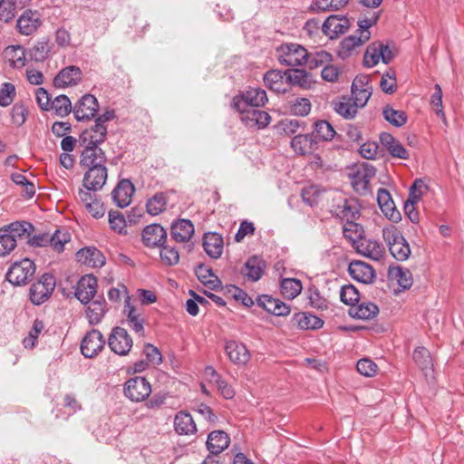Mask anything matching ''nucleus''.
<instances>
[{
  "label": "nucleus",
  "mask_w": 464,
  "mask_h": 464,
  "mask_svg": "<svg viewBox=\"0 0 464 464\" xmlns=\"http://www.w3.org/2000/svg\"><path fill=\"white\" fill-rule=\"evenodd\" d=\"M276 55L280 64L295 67L304 63L305 59L308 58V52L298 44L286 43L276 48Z\"/></svg>",
  "instance_id": "obj_1"
},
{
  "label": "nucleus",
  "mask_w": 464,
  "mask_h": 464,
  "mask_svg": "<svg viewBox=\"0 0 464 464\" xmlns=\"http://www.w3.org/2000/svg\"><path fill=\"white\" fill-rule=\"evenodd\" d=\"M267 101L265 90L260 88H250L233 98L232 107L237 111H244L247 108L264 106Z\"/></svg>",
  "instance_id": "obj_2"
},
{
  "label": "nucleus",
  "mask_w": 464,
  "mask_h": 464,
  "mask_svg": "<svg viewBox=\"0 0 464 464\" xmlns=\"http://www.w3.org/2000/svg\"><path fill=\"white\" fill-rule=\"evenodd\" d=\"M35 273V265L29 258L14 262L6 273V279L14 285H26Z\"/></svg>",
  "instance_id": "obj_3"
},
{
  "label": "nucleus",
  "mask_w": 464,
  "mask_h": 464,
  "mask_svg": "<svg viewBox=\"0 0 464 464\" xmlns=\"http://www.w3.org/2000/svg\"><path fill=\"white\" fill-rule=\"evenodd\" d=\"M361 206L355 198H346L338 196L333 199L331 212L334 216L345 221L356 220L359 218Z\"/></svg>",
  "instance_id": "obj_4"
},
{
  "label": "nucleus",
  "mask_w": 464,
  "mask_h": 464,
  "mask_svg": "<svg viewBox=\"0 0 464 464\" xmlns=\"http://www.w3.org/2000/svg\"><path fill=\"white\" fill-rule=\"evenodd\" d=\"M55 286V281L52 275L44 274L41 278L34 283L29 291L30 300L35 305H40L49 299Z\"/></svg>",
  "instance_id": "obj_5"
},
{
  "label": "nucleus",
  "mask_w": 464,
  "mask_h": 464,
  "mask_svg": "<svg viewBox=\"0 0 464 464\" xmlns=\"http://www.w3.org/2000/svg\"><path fill=\"white\" fill-rule=\"evenodd\" d=\"M124 395L131 401H143L151 393L150 383L146 378L136 376L129 379L124 384Z\"/></svg>",
  "instance_id": "obj_6"
},
{
  "label": "nucleus",
  "mask_w": 464,
  "mask_h": 464,
  "mask_svg": "<svg viewBox=\"0 0 464 464\" xmlns=\"http://www.w3.org/2000/svg\"><path fill=\"white\" fill-rule=\"evenodd\" d=\"M108 345L114 353L124 356L130 353L133 341L124 328L116 326L109 335Z\"/></svg>",
  "instance_id": "obj_7"
},
{
  "label": "nucleus",
  "mask_w": 464,
  "mask_h": 464,
  "mask_svg": "<svg viewBox=\"0 0 464 464\" xmlns=\"http://www.w3.org/2000/svg\"><path fill=\"white\" fill-rule=\"evenodd\" d=\"M42 25V15L37 10L26 9L16 20V29L24 36L34 34Z\"/></svg>",
  "instance_id": "obj_8"
},
{
  "label": "nucleus",
  "mask_w": 464,
  "mask_h": 464,
  "mask_svg": "<svg viewBox=\"0 0 464 464\" xmlns=\"http://www.w3.org/2000/svg\"><path fill=\"white\" fill-rule=\"evenodd\" d=\"M99 110L98 100L92 94H84L72 107L74 118L78 121H90Z\"/></svg>",
  "instance_id": "obj_9"
},
{
  "label": "nucleus",
  "mask_w": 464,
  "mask_h": 464,
  "mask_svg": "<svg viewBox=\"0 0 464 464\" xmlns=\"http://www.w3.org/2000/svg\"><path fill=\"white\" fill-rule=\"evenodd\" d=\"M105 340L99 330L92 329L85 334L81 343V352L86 358L95 357L104 347Z\"/></svg>",
  "instance_id": "obj_10"
},
{
  "label": "nucleus",
  "mask_w": 464,
  "mask_h": 464,
  "mask_svg": "<svg viewBox=\"0 0 464 464\" xmlns=\"http://www.w3.org/2000/svg\"><path fill=\"white\" fill-rule=\"evenodd\" d=\"M108 177V171L105 165L88 168L82 179L84 188L96 192L102 188Z\"/></svg>",
  "instance_id": "obj_11"
},
{
  "label": "nucleus",
  "mask_w": 464,
  "mask_h": 464,
  "mask_svg": "<svg viewBox=\"0 0 464 464\" xmlns=\"http://www.w3.org/2000/svg\"><path fill=\"white\" fill-rule=\"evenodd\" d=\"M167 240V231L160 224H150L142 230V241L148 247L161 246Z\"/></svg>",
  "instance_id": "obj_12"
},
{
  "label": "nucleus",
  "mask_w": 464,
  "mask_h": 464,
  "mask_svg": "<svg viewBox=\"0 0 464 464\" xmlns=\"http://www.w3.org/2000/svg\"><path fill=\"white\" fill-rule=\"evenodd\" d=\"M240 113V119L246 127L253 128L257 127L263 129L266 127L271 121L270 115L265 111L255 108H247L244 111H238Z\"/></svg>",
  "instance_id": "obj_13"
},
{
  "label": "nucleus",
  "mask_w": 464,
  "mask_h": 464,
  "mask_svg": "<svg viewBox=\"0 0 464 464\" xmlns=\"http://www.w3.org/2000/svg\"><path fill=\"white\" fill-rule=\"evenodd\" d=\"M82 78V70L75 65L62 69L53 79V85L57 88H65L77 85Z\"/></svg>",
  "instance_id": "obj_14"
},
{
  "label": "nucleus",
  "mask_w": 464,
  "mask_h": 464,
  "mask_svg": "<svg viewBox=\"0 0 464 464\" xmlns=\"http://www.w3.org/2000/svg\"><path fill=\"white\" fill-rule=\"evenodd\" d=\"M97 279L92 275L82 276L77 283L75 296L84 304H87L95 295Z\"/></svg>",
  "instance_id": "obj_15"
},
{
  "label": "nucleus",
  "mask_w": 464,
  "mask_h": 464,
  "mask_svg": "<svg viewBox=\"0 0 464 464\" xmlns=\"http://www.w3.org/2000/svg\"><path fill=\"white\" fill-rule=\"evenodd\" d=\"M224 349L229 360L237 365H245L250 359L248 349L240 342L235 340L227 341Z\"/></svg>",
  "instance_id": "obj_16"
},
{
  "label": "nucleus",
  "mask_w": 464,
  "mask_h": 464,
  "mask_svg": "<svg viewBox=\"0 0 464 464\" xmlns=\"http://www.w3.org/2000/svg\"><path fill=\"white\" fill-rule=\"evenodd\" d=\"M85 149L81 155V164L87 168L105 165L106 156L104 151L99 147V144H84Z\"/></svg>",
  "instance_id": "obj_17"
},
{
  "label": "nucleus",
  "mask_w": 464,
  "mask_h": 464,
  "mask_svg": "<svg viewBox=\"0 0 464 464\" xmlns=\"http://www.w3.org/2000/svg\"><path fill=\"white\" fill-rule=\"evenodd\" d=\"M377 202L382 212L393 222L401 220V216L397 210L390 192L386 188H379L377 192Z\"/></svg>",
  "instance_id": "obj_18"
},
{
  "label": "nucleus",
  "mask_w": 464,
  "mask_h": 464,
  "mask_svg": "<svg viewBox=\"0 0 464 464\" xmlns=\"http://www.w3.org/2000/svg\"><path fill=\"white\" fill-rule=\"evenodd\" d=\"M266 268L264 259L257 256H250L241 269V274L249 281L256 282L265 274Z\"/></svg>",
  "instance_id": "obj_19"
},
{
  "label": "nucleus",
  "mask_w": 464,
  "mask_h": 464,
  "mask_svg": "<svg viewBox=\"0 0 464 464\" xmlns=\"http://www.w3.org/2000/svg\"><path fill=\"white\" fill-rule=\"evenodd\" d=\"M348 272L353 279L362 284H371L375 278L373 268L363 261L356 260L351 262Z\"/></svg>",
  "instance_id": "obj_20"
},
{
  "label": "nucleus",
  "mask_w": 464,
  "mask_h": 464,
  "mask_svg": "<svg viewBox=\"0 0 464 464\" xmlns=\"http://www.w3.org/2000/svg\"><path fill=\"white\" fill-rule=\"evenodd\" d=\"M202 246L206 254L212 259L221 256L224 249V241L220 234L217 232H207L202 238Z\"/></svg>",
  "instance_id": "obj_21"
},
{
  "label": "nucleus",
  "mask_w": 464,
  "mask_h": 464,
  "mask_svg": "<svg viewBox=\"0 0 464 464\" xmlns=\"http://www.w3.org/2000/svg\"><path fill=\"white\" fill-rule=\"evenodd\" d=\"M257 304L264 308L267 313L276 316H286L291 309L285 303L279 299L273 298L268 295H262L256 299Z\"/></svg>",
  "instance_id": "obj_22"
},
{
  "label": "nucleus",
  "mask_w": 464,
  "mask_h": 464,
  "mask_svg": "<svg viewBox=\"0 0 464 464\" xmlns=\"http://www.w3.org/2000/svg\"><path fill=\"white\" fill-rule=\"evenodd\" d=\"M264 82L267 88L276 93H285L289 91L287 75L280 70H270L264 75Z\"/></svg>",
  "instance_id": "obj_23"
},
{
  "label": "nucleus",
  "mask_w": 464,
  "mask_h": 464,
  "mask_svg": "<svg viewBox=\"0 0 464 464\" xmlns=\"http://www.w3.org/2000/svg\"><path fill=\"white\" fill-rule=\"evenodd\" d=\"M134 191L133 184L128 179H123L114 188L111 192V197L115 204L119 208H123L131 202V197Z\"/></svg>",
  "instance_id": "obj_24"
},
{
  "label": "nucleus",
  "mask_w": 464,
  "mask_h": 464,
  "mask_svg": "<svg viewBox=\"0 0 464 464\" xmlns=\"http://www.w3.org/2000/svg\"><path fill=\"white\" fill-rule=\"evenodd\" d=\"M349 27V20L337 15L329 16L323 24V33L330 39L337 38L345 33Z\"/></svg>",
  "instance_id": "obj_25"
},
{
  "label": "nucleus",
  "mask_w": 464,
  "mask_h": 464,
  "mask_svg": "<svg viewBox=\"0 0 464 464\" xmlns=\"http://www.w3.org/2000/svg\"><path fill=\"white\" fill-rule=\"evenodd\" d=\"M356 251L363 256L379 261L383 256L384 247L376 240L362 238L356 244Z\"/></svg>",
  "instance_id": "obj_26"
},
{
  "label": "nucleus",
  "mask_w": 464,
  "mask_h": 464,
  "mask_svg": "<svg viewBox=\"0 0 464 464\" xmlns=\"http://www.w3.org/2000/svg\"><path fill=\"white\" fill-rule=\"evenodd\" d=\"M76 258L90 267H102L105 264L103 254L93 246L83 247L76 253Z\"/></svg>",
  "instance_id": "obj_27"
},
{
  "label": "nucleus",
  "mask_w": 464,
  "mask_h": 464,
  "mask_svg": "<svg viewBox=\"0 0 464 464\" xmlns=\"http://www.w3.org/2000/svg\"><path fill=\"white\" fill-rule=\"evenodd\" d=\"M34 231V226L27 221H16L5 226L0 229V232H7L14 239L17 244L18 240H26Z\"/></svg>",
  "instance_id": "obj_28"
},
{
  "label": "nucleus",
  "mask_w": 464,
  "mask_h": 464,
  "mask_svg": "<svg viewBox=\"0 0 464 464\" xmlns=\"http://www.w3.org/2000/svg\"><path fill=\"white\" fill-rule=\"evenodd\" d=\"M170 234L177 242H188L194 234V225L188 219H179L172 223Z\"/></svg>",
  "instance_id": "obj_29"
},
{
  "label": "nucleus",
  "mask_w": 464,
  "mask_h": 464,
  "mask_svg": "<svg viewBox=\"0 0 464 464\" xmlns=\"http://www.w3.org/2000/svg\"><path fill=\"white\" fill-rule=\"evenodd\" d=\"M291 147L296 154H312L317 149V141L313 135H295L291 140Z\"/></svg>",
  "instance_id": "obj_30"
},
{
  "label": "nucleus",
  "mask_w": 464,
  "mask_h": 464,
  "mask_svg": "<svg viewBox=\"0 0 464 464\" xmlns=\"http://www.w3.org/2000/svg\"><path fill=\"white\" fill-rule=\"evenodd\" d=\"M230 442L228 435L223 430L210 432L207 440V448L210 453L218 455L226 450Z\"/></svg>",
  "instance_id": "obj_31"
},
{
  "label": "nucleus",
  "mask_w": 464,
  "mask_h": 464,
  "mask_svg": "<svg viewBox=\"0 0 464 464\" xmlns=\"http://www.w3.org/2000/svg\"><path fill=\"white\" fill-rule=\"evenodd\" d=\"M107 136V127L95 121L93 126L85 130L80 137L82 144H101Z\"/></svg>",
  "instance_id": "obj_32"
},
{
  "label": "nucleus",
  "mask_w": 464,
  "mask_h": 464,
  "mask_svg": "<svg viewBox=\"0 0 464 464\" xmlns=\"http://www.w3.org/2000/svg\"><path fill=\"white\" fill-rule=\"evenodd\" d=\"M127 316L129 326L137 334H143L144 333V318L141 317L135 308L130 304V297L127 296L125 299V305L123 309Z\"/></svg>",
  "instance_id": "obj_33"
},
{
  "label": "nucleus",
  "mask_w": 464,
  "mask_h": 464,
  "mask_svg": "<svg viewBox=\"0 0 464 464\" xmlns=\"http://www.w3.org/2000/svg\"><path fill=\"white\" fill-rule=\"evenodd\" d=\"M195 274L198 279L211 290L217 291L222 287L220 279L213 273L212 268L203 264H198L195 267Z\"/></svg>",
  "instance_id": "obj_34"
},
{
  "label": "nucleus",
  "mask_w": 464,
  "mask_h": 464,
  "mask_svg": "<svg viewBox=\"0 0 464 464\" xmlns=\"http://www.w3.org/2000/svg\"><path fill=\"white\" fill-rule=\"evenodd\" d=\"M4 55L10 66L14 68H22L25 65L27 52L20 44L7 46L4 51Z\"/></svg>",
  "instance_id": "obj_35"
},
{
  "label": "nucleus",
  "mask_w": 464,
  "mask_h": 464,
  "mask_svg": "<svg viewBox=\"0 0 464 464\" xmlns=\"http://www.w3.org/2000/svg\"><path fill=\"white\" fill-rule=\"evenodd\" d=\"M87 304L85 313L89 324L92 325L100 324L107 312L106 301L101 298L100 300L90 301Z\"/></svg>",
  "instance_id": "obj_36"
},
{
  "label": "nucleus",
  "mask_w": 464,
  "mask_h": 464,
  "mask_svg": "<svg viewBox=\"0 0 464 464\" xmlns=\"http://www.w3.org/2000/svg\"><path fill=\"white\" fill-rule=\"evenodd\" d=\"M292 321L302 330H316L324 325V321L321 318L310 313H296Z\"/></svg>",
  "instance_id": "obj_37"
},
{
  "label": "nucleus",
  "mask_w": 464,
  "mask_h": 464,
  "mask_svg": "<svg viewBox=\"0 0 464 464\" xmlns=\"http://www.w3.org/2000/svg\"><path fill=\"white\" fill-rule=\"evenodd\" d=\"M285 74L287 75L289 89L293 85L308 89L313 82L312 74L302 69H288L285 71Z\"/></svg>",
  "instance_id": "obj_38"
},
{
  "label": "nucleus",
  "mask_w": 464,
  "mask_h": 464,
  "mask_svg": "<svg viewBox=\"0 0 464 464\" xmlns=\"http://www.w3.org/2000/svg\"><path fill=\"white\" fill-rule=\"evenodd\" d=\"M175 430L179 434H191L197 430L192 416L185 411H179L174 420Z\"/></svg>",
  "instance_id": "obj_39"
},
{
  "label": "nucleus",
  "mask_w": 464,
  "mask_h": 464,
  "mask_svg": "<svg viewBox=\"0 0 464 464\" xmlns=\"http://www.w3.org/2000/svg\"><path fill=\"white\" fill-rule=\"evenodd\" d=\"M168 195L165 192H157L146 202V208L148 214L150 216H157L164 212L167 208Z\"/></svg>",
  "instance_id": "obj_40"
},
{
  "label": "nucleus",
  "mask_w": 464,
  "mask_h": 464,
  "mask_svg": "<svg viewBox=\"0 0 464 464\" xmlns=\"http://www.w3.org/2000/svg\"><path fill=\"white\" fill-rule=\"evenodd\" d=\"M367 41L368 34L364 33L363 35H360L355 32L353 34L345 37L341 42L339 53L342 56H349L353 49L362 45Z\"/></svg>",
  "instance_id": "obj_41"
},
{
  "label": "nucleus",
  "mask_w": 464,
  "mask_h": 464,
  "mask_svg": "<svg viewBox=\"0 0 464 464\" xmlns=\"http://www.w3.org/2000/svg\"><path fill=\"white\" fill-rule=\"evenodd\" d=\"M389 277L397 281L402 289H409L412 285V276L409 269L394 266L390 267Z\"/></svg>",
  "instance_id": "obj_42"
},
{
  "label": "nucleus",
  "mask_w": 464,
  "mask_h": 464,
  "mask_svg": "<svg viewBox=\"0 0 464 464\" xmlns=\"http://www.w3.org/2000/svg\"><path fill=\"white\" fill-rule=\"evenodd\" d=\"M334 111L342 117L351 120L357 114L358 107L350 98L343 97L338 102H334Z\"/></svg>",
  "instance_id": "obj_43"
},
{
  "label": "nucleus",
  "mask_w": 464,
  "mask_h": 464,
  "mask_svg": "<svg viewBox=\"0 0 464 464\" xmlns=\"http://www.w3.org/2000/svg\"><path fill=\"white\" fill-rule=\"evenodd\" d=\"M412 358L415 363L422 372L431 370L433 367L430 353L427 348L423 346H419L414 349L412 353Z\"/></svg>",
  "instance_id": "obj_44"
},
{
  "label": "nucleus",
  "mask_w": 464,
  "mask_h": 464,
  "mask_svg": "<svg viewBox=\"0 0 464 464\" xmlns=\"http://www.w3.org/2000/svg\"><path fill=\"white\" fill-rule=\"evenodd\" d=\"M378 313L379 307L375 304L372 302H365L354 307L353 312H351V314L359 319L371 320L374 318Z\"/></svg>",
  "instance_id": "obj_45"
},
{
  "label": "nucleus",
  "mask_w": 464,
  "mask_h": 464,
  "mask_svg": "<svg viewBox=\"0 0 464 464\" xmlns=\"http://www.w3.org/2000/svg\"><path fill=\"white\" fill-rule=\"evenodd\" d=\"M281 294L288 299L295 298L302 291L303 286L299 279L284 278L280 285Z\"/></svg>",
  "instance_id": "obj_46"
},
{
  "label": "nucleus",
  "mask_w": 464,
  "mask_h": 464,
  "mask_svg": "<svg viewBox=\"0 0 464 464\" xmlns=\"http://www.w3.org/2000/svg\"><path fill=\"white\" fill-rule=\"evenodd\" d=\"M382 42L375 41L368 45L363 55V64L366 67H373L381 60Z\"/></svg>",
  "instance_id": "obj_47"
},
{
  "label": "nucleus",
  "mask_w": 464,
  "mask_h": 464,
  "mask_svg": "<svg viewBox=\"0 0 464 464\" xmlns=\"http://www.w3.org/2000/svg\"><path fill=\"white\" fill-rule=\"evenodd\" d=\"M383 118L395 127H401L407 122V115L403 111L395 110L386 105L382 110Z\"/></svg>",
  "instance_id": "obj_48"
},
{
  "label": "nucleus",
  "mask_w": 464,
  "mask_h": 464,
  "mask_svg": "<svg viewBox=\"0 0 464 464\" xmlns=\"http://www.w3.org/2000/svg\"><path fill=\"white\" fill-rule=\"evenodd\" d=\"M27 52L29 60L35 62H44L50 53V47L47 40H43L34 44Z\"/></svg>",
  "instance_id": "obj_49"
},
{
  "label": "nucleus",
  "mask_w": 464,
  "mask_h": 464,
  "mask_svg": "<svg viewBox=\"0 0 464 464\" xmlns=\"http://www.w3.org/2000/svg\"><path fill=\"white\" fill-rule=\"evenodd\" d=\"M52 108L51 110H54L56 115L60 117L67 116L71 111H72V106L70 99L64 95L61 94L55 97L52 101Z\"/></svg>",
  "instance_id": "obj_50"
},
{
  "label": "nucleus",
  "mask_w": 464,
  "mask_h": 464,
  "mask_svg": "<svg viewBox=\"0 0 464 464\" xmlns=\"http://www.w3.org/2000/svg\"><path fill=\"white\" fill-rule=\"evenodd\" d=\"M340 299L343 304L353 306L359 302L360 294L354 285H345L341 287Z\"/></svg>",
  "instance_id": "obj_51"
},
{
  "label": "nucleus",
  "mask_w": 464,
  "mask_h": 464,
  "mask_svg": "<svg viewBox=\"0 0 464 464\" xmlns=\"http://www.w3.org/2000/svg\"><path fill=\"white\" fill-rule=\"evenodd\" d=\"M71 239L70 234L66 230L57 229L49 238V245L58 253L64 249V245Z\"/></svg>",
  "instance_id": "obj_52"
},
{
  "label": "nucleus",
  "mask_w": 464,
  "mask_h": 464,
  "mask_svg": "<svg viewBox=\"0 0 464 464\" xmlns=\"http://www.w3.org/2000/svg\"><path fill=\"white\" fill-rule=\"evenodd\" d=\"M316 137L322 140H332L336 134L334 127L326 121L321 120L314 123Z\"/></svg>",
  "instance_id": "obj_53"
},
{
  "label": "nucleus",
  "mask_w": 464,
  "mask_h": 464,
  "mask_svg": "<svg viewBox=\"0 0 464 464\" xmlns=\"http://www.w3.org/2000/svg\"><path fill=\"white\" fill-rule=\"evenodd\" d=\"M332 60V55L326 51H320L314 53H308V58L304 63H307L310 69L318 68L328 63Z\"/></svg>",
  "instance_id": "obj_54"
},
{
  "label": "nucleus",
  "mask_w": 464,
  "mask_h": 464,
  "mask_svg": "<svg viewBox=\"0 0 464 464\" xmlns=\"http://www.w3.org/2000/svg\"><path fill=\"white\" fill-rule=\"evenodd\" d=\"M382 237L389 249L391 246L396 245L397 242L399 243L400 241H404L405 238L402 233L393 225L383 227Z\"/></svg>",
  "instance_id": "obj_55"
},
{
  "label": "nucleus",
  "mask_w": 464,
  "mask_h": 464,
  "mask_svg": "<svg viewBox=\"0 0 464 464\" xmlns=\"http://www.w3.org/2000/svg\"><path fill=\"white\" fill-rule=\"evenodd\" d=\"M392 256L398 261H405L411 256V247L407 240L397 242L396 245L389 249Z\"/></svg>",
  "instance_id": "obj_56"
},
{
  "label": "nucleus",
  "mask_w": 464,
  "mask_h": 464,
  "mask_svg": "<svg viewBox=\"0 0 464 464\" xmlns=\"http://www.w3.org/2000/svg\"><path fill=\"white\" fill-rule=\"evenodd\" d=\"M15 87L11 82H4L0 87V106H9L15 98Z\"/></svg>",
  "instance_id": "obj_57"
},
{
  "label": "nucleus",
  "mask_w": 464,
  "mask_h": 464,
  "mask_svg": "<svg viewBox=\"0 0 464 464\" xmlns=\"http://www.w3.org/2000/svg\"><path fill=\"white\" fill-rule=\"evenodd\" d=\"M290 111L294 115L306 116L311 111L310 101L306 98H295L291 102Z\"/></svg>",
  "instance_id": "obj_58"
},
{
  "label": "nucleus",
  "mask_w": 464,
  "mask_h": 464,
  "mask_svg": "<svg viewBox=\"0 0 464 464\" xmlns=\"http://www.w3.org/2000/svg\"><path fill=\"white\" fill-rule=\"evenodd\" d=\"M308 300L311 307L317 310H325L328 308L327 300L323 297L319 290L315 287L308 289Z\"/></svg>",
  "instance_id": "obj_59"
},
{
  "label": "nucleus",
  "mask_w": 464,
  "mask_h": 464,
  "mask_svg": "<svg viewBox=\"0 0 464 464\" xmlns=\"http://www.w3.org/2000/svg\"><path fill=\"white\" fill-rule=\"evenodd\" d=\"M369 183L370 180L360 169L352 176L353 188L359 194L365 195L369 191Z\"/></svg>",
  "instance_id": "obj_60"
},
{
  "label": "nucleus",
  "mask_w": 464,
  "mask_h": 464,
  "mask_svg": "<svg viewBox=\"0 0 464 464\" xmlns=\"http://www.w3.org/2000/svg\"><path fill=\"white\" fill-rule=\"evenodd\" d=\"M160 247V258L168 266H171L179 263V254L178 250L169 246L162 244Z\"/></svg>",
  "instance_id": "obj_61"
},
{
  "label": "nucleus",
  "mask_w": 464,
  "mask_h": 464,
  "mask_svg": "<svg viewBox=\"0 0 464 464\" xmlns=\"http://www.w3.org/2000/svg\"><path fill=\"white\" fill-rule=\"evenodd\" d=\"M226 288L227 294H230L235 300L240 301L245 306L251 307L254 304L253 299L241 288L233 285H227Z\"/></svg>",
  "instance_id": "obj_62"
},
{
  "label": "nucleus",
  "mask_w": 464,
  "mask_h": 464,
  "mask_svg": "<svg viewBox=\"0 0 464 464\" xmlns=\"http://www.w3.org/2000/svg\"><path fill=\"white\" fill-rule=\"evenodd\" d=\"M396 75L394 71H388L382 74L380 87L385 93L392 94L396 91Z\"/></svg>",
  "instance_id": "obj_63"
},
{
  "label": "nucleus",
  "mask_w": 464,
  "mask_h": 464,
  "mask_svg": "<svg viewBox=\"0 0 464 464\" xmlns=\"http://www.w3.org/2000/svg\"><path fill=\"white\" fill-rule=\"evenodd\" d=\"M27 116L28 110L23 103L17 102L13 106L11 118L14 125L18 127L22 126L25 122Z\"/></svg>",
  "instance_id": "obj_64"
}]
</instances>
